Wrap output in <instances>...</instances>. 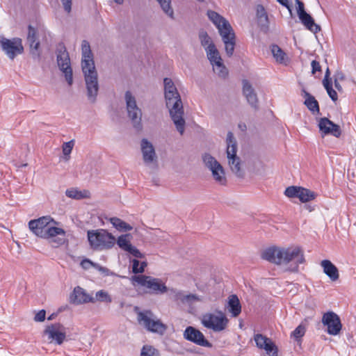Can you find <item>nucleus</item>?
Segmentation results:
<instances>
[{
	"label": "nucleus",
	"instance_id": "1",
	"mask_svg": "<svg viewBox=\"0 0 356 356\" xmlns=\"http://www.w3.org/2000/svg\"><path fill=\"white\" fill-rule=\"evenodd\" d=\"M261 257L277 265L290 264L288 270L297 273L299 264L305 261L304 252L299 246L280 248L271 246L262 251Z\"/></svg>",
	"mask_w": 356,
	"mask_h": 356
},
{
	"label": "nucleus",
	"instance_id": "2",
	"mask_svg": "<svg viewBox=\"0 0 356 356\" xmlns=\"http://www.w3.org/2000/svg\"><path fill=\"white\" fill-rule=\"evenodd\" d=\"M81 70L84 76L87 96L94 103L99 92L98 73L95 67L90 43L83 40L81 43Z\"/></svg>",
	"mask_w": 356,
	"mask_h": 356
},
{
	"label": "nucleus",
	"instance_id": "3",
	"mask_svg": "<svg viewBox=\"0 0 356 356\" xmlns=\"http://www.w3.org/2000/svg\"><path fill=\"white\" fill-rule=\"evenodd\" d=\"M163 83L166 106L169 109L170 115L177 130L183 135L186 122L184 118V108L180 95L171 79L165 78Z\"/></svg>",
	"mask_w": 356,
	"mask_h": 356
},
{
	"label": "nucleus",
	"instance_id": "4",
	"mask_svg": "<svg viewBox=\"0 0 356 356\" xmlns=\"http://www.w3.org/2000/svg\"><path fill=\"white\" fill-rule=\"evenodd\" d=\"M87 236L90 246L93 250L111 249L116 241L115 237L104 229L88 230Z\"/></svg>",
	"mask_w": 356,
	"mask_h": 356
},
{
	"label": "nucleus",
	"instance_id": "5",
	"mask_svg": "<svg viewBox=\"0 0 356 356\" xmlns=\"http://www.w3.org/2000/svg\"><path fill=\"white\" fill-rule=\"evenodd\" d=\"M137 319L138 323L150 332L162 336L168 330L167 325L163 323L150 310L138 312Z\"/></svg>",
	"mask_w": 356,
	"mask_h": 356
},
{
	"label": "nucleus",
	"instance_id": "6",
	"mask_svg": "<svg viewBox=\"0 0 356 356\" xmlns=\"http://www.w3.org/2000/svg\"><path fill=\"white\" fill-rule=\"evenodd\" d=\"M56 53L58 66L64 74L68 85L72 86L73 83V72L70 65V56L63 42L58 44Z\"/></svg>",
	"mask_w": 356,
	"mask_h": 356
},
{
	"label": "nucleus",
	"instance_id": "7",
	"mask_svg": "<svg viewBox=\"0 0 356 356\" xmlns=\"http://www.w3.org/2000/svg\"><path fill=\"white\" fill-rule=\"evenodd\" d=\"M124 99L126 102L128 117L131 120L133 127L137 131H141L143 129V124L141 122L142 111L137 106L136 97L129 90H127L124 94Z\"/></svg>",
	"mask_w": 356,
	"mask_h": 356
},
{
	"label": "nucleus",
	"instance_id": "8",
	"mask_svg": "<svg viewBox=\"0 0 356 356\" xmlns=\"http://www.w3.org/2000/svg\"><path fill=\"white\" fill-rule=\"evenodd\" d=\"M204 165L211 172L214 180L222 186L227 184L225 172L222 165L209 153H204L202 156Z\"/></svg>",
	"mask_w": 356,
	"mask_h": 356
},
{
	"label": "nucleus",
	"instance_id": "9",
	"mask_svg": "<svg viewBox=\"0 0 356 356\" xmlns=\"http://www.w3.org/2000/svg\"><path fill=\"white\" fill-rule=\"evenodd\" d=\"M218 315L213 314H206L203 316L202 323L204 327L212 329L214 332L224 330L228 323V319L220 311L218 312Z\"/></svg>",
	"mask_w": 356,
	"mask_h": 356
},
{
	"label": "nucleus",
	"instance_id": "10",
	"mask_svg": "<svg viewBox=\"0 0 356 356\" xmlns=\"http://www.w3.org/2000/svg\"><path fill=\"white\" fill-rule=\"evenodd\" d=\"M0 45L6 56L11 60L24 52L22 40L19 38L8 39L2 37L0 39Z\"/></svg>",
	"mask_w": 356,
	"mask_h": 356
},
{
	"label": "nucleus",
	"instance_id": "11",
	"mask_svg": "<svg viewBox=\"0 0 356 356\" xmlns=\"http://www.w3.org/2000/svg\"><path fill=\"white\" fill-rule=\"evenodd\" d=\"M131 280L138 284L146 286L156 293H164L168 290L166 286L159 279L153 278L150 276L143 275H134Z\"/></svg>",
	"mask_w": 356,
	"mask_h": 356
},
{
	"label": "nucleus",
	"instance_id": "12",
	"mask_svg": "<svg viewBox=\"0 0 356 356\" xmlns=\"http://www.w3.org/2000/svg\"><path fill=\"white\" fill-rule=\"evenodd\" d=\"M284 195L290 198L298 197L302 203L314 200L318 196L317 193L306 188L291 186L286 188Z\"/></svg>",
	"mask_w": 356,
	"mask_h": 356
},
{
	"label": "nucleus",
	"instance_id": "13",
	"mask_svg": "<svg viewBox=\"0 0 356 356\" xmlns=\"http://www.w3.org/2000/svg\"><path fill=\"white\" fill-rule=\"evenodd\" d=\"M321 322L327 327L326 331L329 334L335 336L340 333L342 328L341 318L334 312L329 311L324 313Z\"/></svg>",
	"mask_w": 356,
	"mask_h": 356
},
{
	"label": "nucleus",
	"instance_id": "14",
	"mask_svg": "<svg viewBox=\"0 0 356 356\" xmlns=\"http://www.w3.org/2000/svg\"><path fill=\"white\" fill-rule=\"evenodd\" d=\"M48 336L51 342L55 341L56 344L60 345L66 337L65 327L60 323H54L47 325L43 332Z\"/></svg>",
	"mask_w": 356,
	"mask_h": 356
},
{
	"label": "nucleus",
	"instance_id": "15",
	"mask_svg": "<svg viewBox=\"0 0 356 356\" xmlns=\"http://www.w3.org/2000/svg\"><path fill=\"white\" fill-rule=\"evenodd\" d=\"M184 338L198 346L211 348L212 344L204 337V335L197 328L193 326H188L184 332Z\"/></svg>",
	"mask_w": 356,
	"mask_h": 356
},
{
	"label": "nucleus",
	"instance_id": "16",
	"mask_svg": "<svg viewBox=\"0 0 356 356\" xmlns=\"http://www.w3.org/2000/svg\"><path fill=\"white\" fill-rule=\"evenodd\" d=\"M256 346L260 349H264L268 356H278V348L272 340L261 334L254 336Z\"/></svg>",
	"mask_w": 356,
	"mask_h": 356
},
{
	"label": "nucleus",
	"instance_id": "17",
	"mask_svg": "<svg viewBox=\"0 0 356 356\" xmlns=\"http://www.w3.org/2000/svg\"><path fill=\"white\" fill-rule=\"evenodd\" d=\"M51 220L53 221V219L50 216L31 220L29 222V228L34 234L41 238Z\"/></svg>",
	"mask_w": 356,
	"mask_h": 356
},
{
	"label": "nucleus",
	"instance_id": "18",
	"mask_svg": "<svg viewBox=\"0 0 356 356\" xmlns=\"http://www.w3.org/2000/svg\"><path fill=\"white\" fill-rule=\"evenodd\" d=\"M318 127L325 135L330 134L337 138H339L341 135L340 127L325 117L320 119Z\"/></svg>",
	"mask_w": 356,
	"mask_h": 356
},
{
	"label": "nucleus",
	"instance_id": "19",
	"mask_svg": "<svg viewBox=\"0 0 356 356\" xmlns=\"http://www.w3.org/2000/svg\"><path fill=\"white\" fill-rule=\"evenodd\" d=\"M243 95L245 96L248 103L254 110L259 109V99L257 94L252 84L246 79L243 80Z\"/></svg>",
	"mask_w": 356,
	"mask_h": 356
},
{
	"label": "nucleus",
	"instance_id": "20",
	"mask_svg": "<svg viewBox=\"0 0 356 356\" xmlns=\"http://www.w3.org/2000/svg\"><path fill=\"white\" fill-rule=\"evenodd\" d=\"M70 302L76 305L87 302L94 303L95 302V298L87 293L81 286H76L70 296Z\"/></svg>",
	"mask_w": 356,
	"mask_h": 356
},
{
	"label": "nucleus",
	"instance_id": "21",
	"mask_svg": "<svg viewBox=\"0 0 356 356\" xmlns=\"http://www.w3.org/2000/svg\"><path fill=\"white\" fill-rule=\"evenodd\" d=\"M140 145L144 162L146 164L156 163L157 156L153 145L145 138L142 139Z\"/></svg>",
	"mask_w": 356,
	"mask_h": 356
},
{
	"label": "nucleus",
	"instance_id": "22",
	"mask_svg": "<svg viewBox=\"0 0 356 356\" xmlns=\"http://www.w3.org/2000/svg\"><path fill=\"white\" fill-rule=\"evenodd\" d=\"M207 16L211 21L217 26L220 34L223 31H232V28L229 22L213 10H208Z\"/></svg>",
	"mask_w": 356,
	"mask_h": 356
},
{
	"label": "nucleus",
	"instance_id": "23",
	"mask_svg": "<svg viewBox=\"0 0 356 356\" xmlns=\"http://www.w3.org/2000/svg\"><path fill=\"white\" fill-rule=\"evenodd\" d=\"M257 24L261 31L267 33L269 30V19L264 7L259 4L256 7Z\"/></svg>",
	"mask_w": 356,
	"mask_h": 356
},
{
	"label": "nucleus",
	"instance_id": "24",
	"mask_svg": "<svg viewBox=\"0 0 356 356\" xmlns=\"http://www.w3.org/2000/svg\"><path fill=\"white\" fill-rule=\"evenodd\" d=\"M222 37V41L225 43V51L229 57L233 55L235 46V35L232 31H223L222 34H220Z\"/></svg>",
	"mask_w": 356,
	"mask_h": 356
},
{
	"label": "nucleus",
	"instance_id": "25",
	"mask_svg": "<svg viewBox=\"0 0 356 356\" xmlns=\"http://www.w3.org/2000/svg\"><path fill=\"white\" fill-rule=\"evenodd\" d=\"M302 96L305 99L304 104L314 114H320V108L318 101L305 88L302 89Z\"/></svg>",
	"mask_w": 356,
	"mask_h": 356
},
{
	"label": "nucleus",
	"instance_id": "26",
	"mask_svg": "<svg viewBox=\"0 0 356 356\" xmlns=\"http://www.w3.org/2000/svg\"><path fill=\"white\" fill-rule=\"evenodd\" d=\"M323 268V273L333 282L337 280L339 277L338 268L327 259L323 260L321 263Z\"/></svg>",
	"mask_w": 356,
	"mask_h": 356
},
{
	"label": "nucleus",
	"instance_id": "27",
	"mask_svg": "<svg viewBox=\"0 0 356 356\" xmlns=\"http://www.w3.org/2000/svg\"><path fill=\"white\" fill-rule=\"evenodd\" d=\"M298 16L302 24L311 32L316 33L321 31V26L314 22L313 17L307 12Z\"/></svg>",
	"mask_w": 356,
	"mask_h": 356
},
{
	"label": "nucleus",
	"instance_id": "28",
	"mask_svg": "<svg viewBox=\"0 0 356 356\" xmlns=\"http://www.w3.org/2000/svg\"><path fill=\"white\" fill-rule=\"evenodd\" d=\"M298 16L302 24L311 32L316 33L321 31V26L314 22L313 17L307 12Z\"/></svg>",
	"mask_w": 356,
	"mask_h": 356
},
{
	"label": "nucleus",
	"instance_id": "29",
	"mask_svg": "<svg viewBox=\"0 0 356 356\" xmlns=\"http://www.w3.org/2000/svg\"><path fill=\"white\" fill-rule=\"evenodd\" d=\"M227 157L228 159L238 156L237 152V142L232 132L229 131L227 133Z\"/></svg>",
	"mask_w": 356,
	"mask_h": 356
},
{
	"label": "nucleus",
	"instance_id": "30",
	"mask_svg": "<svg viewBox=\"0 0 356 356\" xmlns=\"http://www.w3.org/2000/svg\"><path fill=\"white\" fill-rule=\"evenodd\" d=\"M205 50L207 51V58L211 65L220 66L221 64L222 58L215 44H210V46H208L205 48Z\"/></svg>",
	"mask_w": 356,
	"mask_h": 356
},
{
	"label": "nucleus",
	"instance_id": "31",
	"mask_svg": "<svg viewBox=\"0 0 356 356\" xmlns=\"http://www.w3.org/2000/svg\"><path fill=\"white\" fill-rule=\"evenodd\" d=\"M175 298L177 301H180L182 304L191 305L195 302L200 300V298L196 294L186 293L184 291H177L175 295Z\"/></svg>",
	"mask_w": 356,
	"mask_h": 356
},
{
	"label": "nucleus",
	"instance_id": "32",
	"mask_svg": "<svg viewBox=\"0 0 356 356\" xmlns=\"http://www.w3.org/2000/svg\"><path fill=\"white\" fill-rule=\"evenodd\" d=\"M228 164L232 172L238 178L243 179L245 177V170L241 168L240 157L236 156L228 159Z\"/></svg>",
	"mask_w": 356,
	"mask_h": 356
},
{
	"label": "nucleus",
	"instance_id": "33",
	"mask_svg": "<svg viewBox=\"0 0 356 356\" xmlns=\"http://www.w3.org/2000/svg\"><path fill=\"white\" fill-rule=\"evenodd\" d=\"M228 310L233 317L238 316L241 312V305L236 295H231L229 297Z\"/></svg>",
	"mask_w": 356,
	"mask_h": 356
},
{
	"label": "nucleus",
	"instance_id": "34",
	"mask_svg": "<svg viewBox=\"0 0 356 356\" xmlns=\"http://www.w3.org/2000/svg\"><path fill=\"white\" fill-rule=\"evenodd\" d=\"M109 221L115 229L120 232H127L133 229V227L129 224L117 217L109 218Z\"/></svg>",
	"mask_w": 356,
	"mask_h": 356
},
{
	"label": "nucleus",
	"instance_id": "35",
	"mask_svg": "<svg viewBox=\"0 0 356 356\" xmlns=\"http://www.w3.org/2000/svg\"><path fill=\"white\" fill-rule=\"evenodd\" d=\"M65 232L62 228L56 227H49L46 229L43 235L41 238H51L56 237L57 236H65Z\"/></svg>",
	"mask_w": 356,
	"mask_h": 356
},
{
	"label": "nucleus",
	"instance_id": "36",
	"mask_svg": "<svg viewBox=\"0 0 356 356\" xmlns=\"http://www.w3.org/2000/svg\"><path fill=\"white\" fill-rule=\"evenodd\" d=\"M271 52L276 61L280 63H284L287 60L284 51L277 44H272L270 47Z\"/></svg>",
	"mask_w": 356,
	"mask_h": 356
},
{
	"label": "nucleus",
	"instance_id": "37",
	"mask_svg": "<svg viewBox=\"0 0 356 356\" xmlns=\"http://www.w3.org/2000/svg\"><path fill=\"white\" fill-rule=\"evenodd\" d=\"M89 191H78L74 188H70L66 190L65 195L70 198L75 200H81L89 197Z\"/></svg>",
	"mask_w": 356,
	"mask_h": 356
},
{
	"label": "nucleus",
	"instance_id": "38",
	"mask_svg": "<svg viewBox=\"0 0 356 356\" xmlns=\"http://www.w3.org/2000/svg\"><path fill=\"white\" fill-rule=\"evenodd\" d=\"M130 234H126L120 236L116 240L115 243H117L118 245L124 251H127L128 249L131 247V244L130 243Z\"/></svg>",
	"mask_w": 356,
	"mask_h": 356
},
{
	"label": "nucleus",
	"instance_id": "39",
	"mask_svg": "<svg viewBox=\"0 0 356 356\" xmlns=\"http://www.w3.org/2000/svg\"><path fill=\"white\" fill-rule=\"evenodd\" d=\"M163 11L171 19H174V11L171 6V0H156Z\"/></svg>",
	"mask_w": 356,
	"mask_h": 356
},
{
	"label": "nucleus",
	"instance_id": "40",
	"mask_svg": "<svg viewBox=\"0 0 356 356\" xmlns=\"http://www.w3.org/2000/svg\"><path fill=\"white\" fill-rule=\"evenodd\" d=\"M40 41L34 42L33 45L29 46L30 54L32 58L37 62H40L41 60V51L40 49Z\"/></svg>",
	"mask_w": 356,
	"mask_h": 356
},
{
	"label": "nucleus",
	"instance_id": "41",
	"mask_svg": "<svg viewBox=\"0 0 356 356\" xmlns=\"http://www.w3.org/2000/svg\"><path fill=\"white\" fill-rule=\"evenodd\" d=\"M140 356H161L159 350L150 345H144L141 349Z\"/></svg>",
	"mask_w": 356,
	"mask_h": 356
},
{
	"label": "nucleus",
	"instance_id": "42",
	"mask_svg": "<svg viewBox=\"0 0 356 356\" xmlns=\"http://www.w3.org/2000/svg\"><path fill=\"white\" fill-rule=\"evenodd\" d=\"M132 272L134 274L142 273L145 271L147 263L146 261L140 262L138 259H134L132 261Z\"/></svg>",
	"mask_w": 356,
	"mask_h": 356
},
{
	"label": "nucleus",
	"instance_id": "43",
	"mask_svg": "<svg viewBox=\"0 0 356 356\" xmlns=\"http://www.w3.org/2000/svg\"><path fill=\"white\" fill-rule=\"evenodd\" d=\"M306 332L305 326L301 323L292 332L291 337L294 338L298 342L301 341V338L305 335Z\"/></svg>",
	"mask_w": 356,
	"mask_h": 356
},
{
	"label": "nucleus",
	"instance_id": "44",
	"mask_svg": "<svg viewBox=\"0 0 356 356\" xmlns=\"http://www.w3.org/2000/svg\"><path fill=\"white\" fill-rule=\"evenodd\" d=\"M38 41L37 38V30L31 25L28 26L27 42L29 46L33 45L34 42Z\"/></svg>",
	"mask_w": 356,
	"mask_h": 356
},
{
	"label": "nucleus",
	"instance_id": "45",
	"mask_svg": "<svg viewBox=\"0 0 356 356\" xmlns=\"http://www.w3.org/2000/svg\"><path fill=\"white\" fill-rule=\"evenodd\" d=\"M199 39L200 40L201 45L204 48L213 44L211 38L205 31L202 30L200 31Z\"/></svg>",
	"mask_w": 356,
	"mask_h": 356
},
{
	"label": "nucleus",
	"instance_id": "46",
	"mask_svg": "<svg viewBox=\"0 0 356 356\" xmlns=\"http://www.w3.org/2000/svg\"><path fill=\"white\" fill-rule=\"evenodd\" d=\"M74 145V140L64 143L62 146L63 153L65 156V159L67 161L70 159V154Z\"/></svg>",
	"mask_w": 356,
	"mask_h": 356
},
{
	"label": "nucleus",
	"instance_id": "47",
	"mask_svg": "<svg viewBox=\"0 0 356 356\" xmlns=\"http://www.w3.org/2000/svg\"><path fill=\"white\" fill-rule=\"evenodd\" d=\"M97 300L100 302H111L112 299L107 292L104 290H100L96 293L95 300Z\"/></svg>",
	"mask_w": 356,
	"mask_h": 356
},
{
	"label": "nucleus",
	"instance_id": "48",
	"mask_svg": "<svg viewBox=\"0 0 356 356\" xmlns=\"http://www.w3.org/2000/svg\"><path fill=\"white\" fill-rule=\"evenodd\" d=\"M325 89L326 90L327 95L333 102H336L338 99V95L337 92L332 88V83L323 84Z\"/></svg>",
	"mask_w": 356,
	"mask_h": 356
},
{
	"label": "nucleus",
	"instance_id": "49",
	"mask_svg": "<svg viewBox=\"0 0 356 356\" xmlns=\"http://www.w3.org/2000/svg\"><path fill=\"white\" fill-rule=\"evenodd\" d=\"M127 252H129V254H132L136 258L142 259V258L145 257V255L143 254H142L139 251L138 249H137L135 246H134L132 245H131V247L128 249V250Z\"/></svg>",
	"mask_w": 356,
	"mask_h": 356
},
{
	"label": "nucleus",
	"instance_id": "50",
	"mask_svg": "<svg viewBox=\"0 0 356 356\" xmlns=\"http://www.w3.org/2000/svg\"><path fill=\"white\" fill-rule=\"evenodd\" d=\"M46 311L44 309L40 310L34 316L35 322H42L45 320Z\"/></svg>",
	"mask_w": 356,
	"mask_h": 356
},
{
	"label": "nucleus",
	"instance_id": "51",
	"mask_svg": "<svg viewBox=\"0 0 356 356\" xmlns=\"http://www.w3.org/2000/svg\"><path fill=\"white\" fill-rule=\"evenodd\" d=\"M96 265V263L90 261L88 259H84L81 262V267L85 270H88L90 268L93 267Z\"/></svg>",
	"mask_w": 356,
	"mask_h": 356
},
{
	"label": "nucleus",
	"instance_id": "52",
	"mask_svg": "<svg viewBox=\"0 0 356 356\" xmlns=\"http://www.w3.org/2000/svg\"><path fill=\"white\" fill-rule=\"evenodd\" d=\"M94 268L99 270L104 276H108L111 274V271L108 268L102 266L99 264L96 263V265H94Z\"/></svg>",
	"mask_w": 356,
	"mask_h": 356
},
{
	"label": "nucleus",
	"instance_id": "53",
	"mask_svg": "<svg viewBox=\"0 0 356 356\" xmlns=\"http://www.w3.org/2000/svg\"><path fill=\"white\" fill-rule=\"evenodd\" d=\"M311 65H312V74H314L316 72H321V67L320 65L319 62L314 60L312 61Z\"/></svg>",
	"mask_w": 356,
	"mask_h": 356
},
{
	"label": "nucleus",
	"instance_id": "54",
	"mask_svg": "<svg viewBox=\"0 0 356 356\" xmlns=\"http://www.w3.org/2000/svg\"><path fill=\"white\" fill-rule=\"evenodd\" d=\"M218 69H219V71L218 72V75L221 77H225L228 72L227 70L225 67V66L223 65L222 62L221 61V64L220 66H216Z\"/></svg>",
	"mask_w": 356,
	"mask_h": 356
},
{
	"label": "nucleus",
	"instance_id": "55",
	"mask_svg": "<svg viewBox=\"0 0 356 356\" xmlns=\"http://www.w3.org/2000/svg\"><path fill=\"white\" fill-rule=\"evenodd\" d=\"M296 3L297 4V13H298V15L304 13V12H306L305 10V6H304L303 2H302L300 0H296Z\"/></svg>",
	"mask_w": 356,
	"mask_h": 356
},
{
	"label": "nucleus",
	"instance_id": "56",
	"mask_svg": "<svg viewBox=\"0 0 356 356\" xmlns=\"http://www.w3.org/2000/svg\"><path fill=\"white\" fill-rule=\"evenodd\" d=\"M64 10L67 13H70L72 10V0H61Z\"/></svg>",
	"mask_w": 356,
	"mask_h": 356
},
{
	"label": "nucleus",
	"instance_id": "57",
	"mask_svg": "<svg viewBox=\"0 0 356 356\" xmlns=\"http://www.w3.org/2000/svg\"><path fill=\"white\" fill-rule=\"evenodd\" d=\"M330 71L329 68L327 67L325 71L324 79L323 80V84L332 83V79L330 77Z\"/></svg>",
	"mask_w": 356,
	"mask_h": 356
},
{
	"label": "nucleus",
	"instance_id": "58",
	"mask_svg": "<svg viewBox=\"0 0 356 356\" xmlns=\"http://www.w3.org/2000/svg\"><path fill=\"white\" fill-rule=\"evenodd\" d=\"M65 241V236H62V237L58 236L56 238V237L51 238V242L56 243L57 244V245L64 244Z\"/></svg>",
	"mask_w": 356,
	"mask_h": 356
},
{
	"label": "nucleus",
	"instance_id": "59",
	"mask_svg": "<svg viewBox=\"0 0 356 356\" xmlns=\"http://www.w3.org/2000/svg\"><path fill=\"white\" fill-rule=\"evenodd\" d=\"M334 80H337V81H343L345 79V75L341 72H337L334 74Z\"/></svg>",
	"mask_w": 356,
	"mask_h": 356
},
{
	"label": "nucleus",
	"instance_id": "60",
	"mask_svg": "<svg viewBox=\"0 0 356 356\" xmlns=\"http://www.w3.org/2000/svg\"><path fill=\"white\" fill-rule=\"evenodd\" d=\"M277 1L283 6L289 9V10L290 11V13H291V6H290L288 0H277Z\"/></svg>",
	"mask_w": 356,
	"mask_h": 356
},
{
	"label": "nucleus",
	"instance_id": "61",
	"mask_svg": "<svg viewBox=\"0 0 356 356\" xmlns=\"http://www.w3.org/2000/svg\"><path fill=\"white\" fill-rule=\"evenodd\" d=\"M334 87L336 88V89L338 91H339V92L342 91V86L340 85L339 81H337V80H334Z\"/></svg>",
	"mask_w": 356,
	"mask_h": 356
},
{
	"label": "nucleus",
	"instance_id": "62",
	"mask_svg": "<svg viewBox=\"0 0 356 356\" xmlns=\"http://www.w3.org/2000/svg\"><path fill=\"white\" fill-rule=\"evenodd\" d=\"M57 316V313H53L51 314L48 318H47V320L48 321H51L53 319H54L56 318V316Z\"/></svg>",
	"mask_w": 356,
	"mask_h": 356
},
{
	"label": "nucleus",
	"instance_id": "63",
	"mask_svg": "<svg viewBox=\"0 0 356 356\" xmlns=\"http://www.w3.org/2000/svg\"><path fill=\"white\" fill-rule=\"evenodd\" d=\"M113 1L119 5H121L124 3V0H113Z\"/></svg>",
	"mask_w": 356,
	"mask_h": 356
},
{
	"label": "nucleus",
	"instance_id": "64",
	"mask_svg": "<svg viewBox=\"0 0 356 356\" xmlns=\"http://www.w3.org/2000/svg\"><path fill=\"white\" fill-rule=\"evenodd\" d=\"M250 170L254 173H257V171H256L254 169H250Z\"/></svg>",
	"mask_w": 356,
	"mask_h": 356
}]
</instances>
